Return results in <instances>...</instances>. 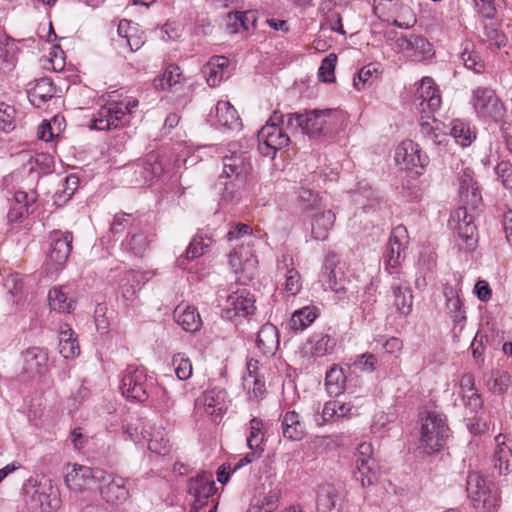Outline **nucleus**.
Listing matches in <instances>:
<instances>
[{
    "mask_svg": "<svg viewBox=\"0 0 512 512\" xmlns=\"http://www.w3.org/2000/svg\"><path fill=\"white\" fill-rule=\"evenodd\" d=\"M460 58L468 69H471L476 73L483 71L484 63L482 62L477 52L470 50L468 47H465L460 55Z\"/></svg>",
    "mask_w": 512,
    "mask_h": 512,
    "instance_id": "4d7b16f0",
    "label": "nucleus"
},
{
    "mask_svg": "<svg viewBox=\"0 0 512 512\" xmlns=\"http://www.w3.org/2000/svg\"><path fill=\"white\" fill-rule=\"evenodd\" d=\"M182 72L176 65H169L166 67L162 76L154 79V87L158 90H173L177 85L181 84L183 80Z\"/></svg>",
    "mask_w": 512,
    "mask_h": 512,
    "instance_id": "58836bf2",
    "label": "nucleus"
},
{
    "mask_svg": "<svg viewBox=\"0 0 512 512\" xmlns=\"http://www.w3.org/2000/svg\"><path fill=\"white\" fill-rule=\"evenodd\" d=\"M510 375L505 371H497L491 374V377L487 381L488 388L497 394L504 393L510 385Z\"/></svg>",
    "mask_w": 512,
    "mask_h": 512,
    "instance_id": "864d4df0",
    "label": "nucleus"
},
{
    "mask_svg": "<svg viewBox=\"0 0 512 512\" xmlns=\"http://www.w3.org/2000/svg\"><path fill=\"white\" fill-rule=\"evenodd\" d=\"M443 293L446 298L447 313L452 321L456 324L464 321L466 319L465 311L458 292L452 286L446 284Z\"/></svg>",
    "mask_w": 512,
    "mask_h": 512,
    "instance_id": "7c9ffc66",
    "label": "nucleus"
},
{
    "mask_svg": "<svg viewBox=\"0 0 512 512\" xmlns=\"http://www.w3.org/2000/svg\"><path fill=\"white\" fill-rule=\"evenodd\" d=\"M80 348L74 332L67 325L61 327L59 333V352L64 358H73L79 354Z\"/></svg>",
    "mask_w": 512,
    "mask_h": 512,
    "instance_id": "4c0bfd02",
    "label": "nucleus"
},
{
    "mask_svg": "<svg viewBox=\"0 0 512 512\" xmlns=\"http://www.w3.org/2000/svg\"><path fill=\"white\" fill-rule=\"evenodd\" d=\"M281 498V491L278 488L270 489L261 500V504L254 506L249 512H273L277 509Z\"/></svg>",
    "mask_w": 512,
    "mask_h": 512,
    "instance_id": "3c124183",
    "label": "nucleus"
},
{
    "mask_svg": "<svg viewBox=\"0 0 512 512\" xmlns=\"http://www.w3.org/2000/svg\"><path fill=\"white\" fill-rule=\"evenodd\" d=\"M335 220L336 215L331 209H323L313 213L310 218L311 237L317 241L326 240Z\"/></svg>",
    "mask_w": 512,
    "mask_h": 512,
    "instance_id": "f3484780",
    "label": "nucleus"
},
{
    "mask_svg": "<svg viewBox=\"0 0 512 512\" xmlns=\"http://www.w3.org/2000/svg\"><path fill=\"white\" fill-rule=\"evenodd\" d=\"M467 493L478 512H495L500 507V496L494 487L487 485L478 473H470L467 478Z\"/></svg>",
    "mask_w": 512,
    "mask_h": 512,
    "instance_id": "20e7f679",
    "label": "nucleus"
},
{
    "mask_svg": "<svg viewBox=\"0 0 512 512\" xmlns=\"http://www.w3.org/2000/svg\"><path fill=\"white\" fill-rule=\"evenodd\" d=\"M250 168L249 163L245 161L242 154L232 153L223 158V175L226 178L239 177L246 175Z\"/></svg>",
    "mask_w": 512,
    "mask_h": 512,
    "instance_id": "473e14b6",
    "label": "nucleus"
},
{
    "mask_svg": "<svg viewBox=\"0 0 512 512\" xmlns=\"http://www.w3.org/2000/svg\"><path fill=\"white\" fill-rule=\"evenodd\" d=\"M55 93V88L48 78H41L30 88L28 97L35 106H41L47 100L51 99Z\"/></svg>",
    "mask_w": 512,
    "mask_h": 512,
    "instance_id": "f704fd0d",
    "label": "nucleus"
},
{
    "mask_svg": "<svg viewBox=\"0 0 512 512\" xmlns=\"http://www.w3.org/2000/svg\"><path fill=\"white\" fill-rule=\"evenodd\" d=\"M379 64L369 63L363 66L353 79V85L357 90L370 87L379 78Z\"/></svg>",
    "mask_w": 512,
    "mask_h": 512,
    "instance_id": "37998d69",
    "label": "nucleus"
},
{
    "mask_svg": "<svg viewBox=\"0 0 512 512\" xmlns=\"http://www.w3.org/2000/svg\"><path fill=\"white\" fill-rule=\"evenodd\" d=\"M354 477L361 483L362 487H368L377 481L378 466L373 457L371 443L363 442L358 445L355 453Z\"/></svg>",
    "mask_w": 512,
    "mask_h": 512,
    "instance_id": "0eeeda50",
    "label": "nucleus"
},
{
    "mask_svg": "<svg viewBox=\"0 0 512 512\" xmlns=\"http://www.w3.org/2000/svg\"><path fill=\"white\" fill-rule=\"evenodd\" d=\"M63 473L65 485L74 493L88 491L94 481L102 483L109 478L102 469H93L78 463H67L63 467Z\"/></svg>",
    "mask_w": 512,
    "mask_h": 512,
    "instance_id": "39448f33",
    "label": "nucleus"
},
{
    "mask_svg": "<svg viewBox=\"0 0 512 512\" xmlns=\"http://www.w3.org/2000/svg\"><path fill=\"white\" fill-rule=\"evenodd\" d=\"M149 246L148 236L141 232L135 233L130 239V250H133L135 255L142 256Z\"/></svg>",
    "mask_w": 512,
    "mask_h": 512,
    "instance_id": "680f3d73",
    "label": "nucleus"
},
{
    "mask_svg": "<svg viewBox=\"0 0 512 512\" xmlns=\"http://www.w3.org/2000/svg\"><path fill=\"white\" fill-rule=\"evenodd\" d=\"M296 203L303 212L320 211L324 208L322 196L306 187H301L298 190Z\"/></svg>",
    "mask_w": 512,
    "mask_h": 512,
    "instance_id": "72a5a7b5",
    "label": "nucleus"
},
{
    "mask_svg": "<svg viewBox=\"0 0 512 512\" xmlns=\"http://www.w3.org/2000/svg\"><path fill=\"white\" fill-rule=\"evenodd\" d=\"M377 365V358L372 353H364L357 358L354 366L364 372H374Z\"/></svg>",
    "mask_w": 512,
    "mask_h": 512,
    "instance_id": "0e129e2a",
    "label": "nucleus"
},
{
    "mask_svg": "<svg viewBox=\"0 0 512 512\" xmlns=\"http://www.w3.org/2000/svg\"><path fill=\"white\" fill-rule=\"evenodd\" d=\"M484 30L487 40L491 45H494L496 49H501L507 45L508 38L494 25H485Z\"/></svg>",
    "mask_w": 512,
    "mask_h": 512,
    "instance_id": "13d9d810",
    "label": "nucleus"
},
{
    "mask_svg": "<svg viewBox=\"0 0 512 512\" xmlns=\"http://www.w3.org/2000/svg\"><path fill=\"white\" fill-rule=\"evenodd\" d=\"M385 353L398 358L403 349V342L399 338L390 337L383 343Z\"/></svg>",
    "mask_w": 512,
    "mask_h": 512,
    "instance_id": "774afa93",
    "label": "nucleus"
},
{
    "mask_svg": "<svg viewBox=\"0 0 512 512\" xmlns=\"http://www.w3.org/2000/svg\"><path fill=\"white\" fill-rule=\"evenodd\" d=\"M284 115L280 111H274L258 133V149L266 157L274 158L276 152L290 142V137L284 131Z\"/></svg>",
    "mask_w": 512,
    "mask_h": 512,
    "instance_id": "f03ea898",
    "label": "nucleus"
},
{
    "mask_svg": "<svg viewBox=\"0 0 512 512\" xmlns=\"http://www.w3.org/2000/svg\"><path fill=\"white\" fill-rule=\"evenodd\" d=\"M418 94L421 99L420 105L422 106L423 112H425L427 108L431 113H433L440 108L441 95L432 78L424 77L421 80Z\"/></svg>",
    "mask_w": 512,
    "mask_h": 512,
    "instance_id": "393cba45",
    "label": "nucleus"
},
{
    "mask_svg": "<svg viewBox=\"0 0 512 512\" xmlns=\"http://www.w3.org/2000/svg\"><path fill=\"white\" fill-rule=\"evenodd\" d=\"M49 239L45 265L49 272H56L66 264L72 251L74 237L72 232L57 230L50 233Z\"/></svg>",
    "mask_w": 512,
    "mask_h": 512,
    "instance_id": "423d86ee",
    "label": "nucleus"
},
{
    "mask_svg": "<svg viewBox=\"0 0 512 512\" xmlns=\"http://www.w3.org/2000/svg\"><path fill=\"white\" fill-rule=\"evenodd\" d=\"M218 122L229 129L240 126V118L236 109L228 101H218L216 105Z\"/></svg>",
    "mask_w": 512,
    "mask_h": 512,
    "instance_id": "a19ab883",
    "label": "nucleus"
},
{
    "mask_svg": "<svg viewBox=\"0 0 512 512\" xmlns=\"http://www.w3.org/2000/svg\"><path fill=\"white\" fill-rule=\"evenodd\" d=\"M254 296L247 290L242 289L233 292L227 298V305L224 309L225 317L233 319L235 317H246L255 311Z\"/></svg>",
    "mask_w": 512,
    "mask_h": 512,
    "instance_id": "ddd939ff",
    "label": "nucleus"
},
{
    "mask_svg": "<svg viewBox=\"0 0 512 512\" xmlns=\"http://www.w3.org/2000/svg\"><path fill=\"white\" fill-rule=\"evenodd\" d=\"M460 389L462 392H471V396L469 399V408L471 411L478 412L483 408V400L481 395L478 393L475 388V379L474 376L470 373L464 374L460 379Z\"/></svg>",
    "mask_w": 512,
    "mask_h": 512,
    "instance_id": "49530a36",
    "label": "nucleus"
},
{
    "mask_svg": "<svg viewBox=\"0 0 512 512\" xmlns=\"http://www.w3.org/2000/svg\"><path fill=\"white\" fill-rule=\"evenodd\" d=\"M408 244L407 230L399 225L393 229L389 238V247L386 254V268L397 269L405 258V249Z\"/></svg>",
    "mask_w": 512,
    "mask_h": 512,
    "instance_id": "f8f14e48",
    "label": "nucleus"
},
{
    "mask_svg": "<svg viewBox=\"0 0 512 512\" xmlns=\"http://www.w3.org/2000/svg\"><path fill=\"white\" fill-rule=\"evenodd\" d=\"M15 110L12 106L0 102V129L10 131L13 129Z\"/></svg>",
    "mask_w": 512,
    "mask_h": 512,
    "instance_id": "bf43d9fd",
    "label": "nucleus"
},
{
    "mask_svg": "<svg viewBox=\"0 0 512 512\" xmlns=\"http://www.w3.org/2000/svg\"><path fill=\"white\" fill-rule=\"evenodd\" d=\"M394 305L403 315H407L412 306V295L408 286L402 287L401 284L393 285Z\"/></svg>",
    "mask_w": 512,
    "mask_h": 512,
    "instance_id": "09e8293b",
    "label": "nucleus"
},
{
    "mask_svg": "<svg viewBox=\"0 0 512 512\" xmlns=\"http://www.w3.org/2000/svg\"><path fill=\"white\" fill-rule=\"evenodd\" d=\"M482 415L483 414L468 419L467 428L470 433L482 435L489 430V423Z\"/></svg>",
    "mask_w": 512,
    "mask_h": 512,
    "instance_id": "e2e57ef3",
    "label": "nucleus"
},
{
    "mask_svg": "<svg viewBox=\"0 0 512 512\" xmlns=\"http://www.w3.org/2000/svg\"><path fill=\"white\" fill-rule=\"evenodd\" d=\"M136 168L134 173L143 174L144 182L152 181L155 177L161 175L163 168L161 162L158 159L157 155L150 154L147 158L141 162L136 164Z\"/></svg>",
    "mask_w": 512,
    "mask_h": 512,
    "instance_id": "a18cd8bd",
    "label": "nucleus"
},
{
    "mask_svg": "<svg viewBox=\"0 0 512 512\" xmlns=\"http://www.w3.org/2000/svg\"><path fill=\"white\" fill-rule=\"evenodd\" d=\"M215 492L216 487L213 476L208 472H202L189 480L188 493L193 497L208 500Z\"/></svg>",
    "mask_w": 512,
    "mask_h": 512,
    "instance_id": "c85d7f7f",
    "label": "nucleus"
},
{
    "mask_svg": "<svg viewBox=\"0 0 512 512\" xmlns=\"http://www.w3.org/2000/svg\"><path fill=\"white\" fill-rule=\"evenodd\" d=\"M48 303L52 310L70 313L75 306V300L69 297L63 286L53 287L48 293Z\"/></svg>",
    "mask_w": 512,
    "mask_h": 512,
    "instance_id": "2f4dec72",
    "label": "nucleus"
},
{
    "mask_svg": "<svg viewBox=\"0 0 512 512\" xmlns=\"http://www.w3.org/2000/svg\"><path fill=\"white\" fill-rule=\"evenodd\" d=\"M225 26L226 30L235 34L241 31V26H243V20L240 18L239 11L229 12L225 17Z\"/></svg>",
    "mask_w": 512,
    "mask_h": 512,
    "instance_id": "338daca9",
    "label": "nucleus"
},
{
    "mask_svg": "<svg viewBox=\"0 0 512 512\" xmlns=\"http://www.w3.org/2000/svg\"><path fill=\"white\" fill-rule=\"evenodd\" d=\"M381 6L393 9L397 12L396 16H390L384 18V20L399 28L408 29L413 27L417 22L415 14L407 5L393 2L392 0H385L384 3H380L379 5L375 6V11L378 12L381 9Z\"/></svg>",
    "mask_w": 512,
    "mask_h": 512,
    "instance_id": "a211bd4d",
    "label": "nucleus"
},
{
    "mask_svg": "<svg viewBox=\"0 0 512 512\" xmlns=\"http://www.w3.org/2000/svg\"><path fill=\"white\" fill-rule=\"evenodd\" d=\"M280 340L276 326L264 324L258 331L256 346L264 356H273L279 348Z\"/></svg>",
    "mask_w": 512,
    "mask_h": 512,
    "instance_id": "b1692460",
    "label": "nucleus"
},
{
    "mask_svg": "<svg viewBox=\"0 0 512 512\" xmlns=\"http://www.w3.org/2000/svg\"><path fill=\"white\" fill-rule=\"evenodd\" d=\"M229 64L230 61L227 57L213 56L208 63L203 66L202 72L210 87L219 86L223 79L229 76L227 73Z\"/></svg>",
    "mask_w": 512,
    "mask_h": 512,
    "instance_id": "5701e85b",
    "label": "nucleus"
},
{
    "mask_svg": "<svg viewBox=\"0 0 512 512\" xmlns=\"http://www.w3.org/2000/svg\"><path fill=\"white\" fill-rule=\"evenodd\" d=\"M346 376L342 367L334 364L326 373L325 386L330 395H339L345 389Z\"/></svg>",
    "mask_w": 512,
    "mask_h": 512,
    "instance_id": "ea45409f",
    "label": "nucleus"
},
{
    "mask_svg": "<svg viewBox=\"0 0 512 512\" xmlns=\"http://www.w3.org/2000/svg\"><path fill=\"white\" fill-rule=\"evenodd\" d=\"M473 107L481 116L490 117L496 121L500 120L505 113L502 102L495 91L489 87H477L473 91Z\"/></svg>",
    "mask_w": 512,
    "mask_h": 512,
    "instance_id": "6e6552de",
    "label": "nucleus"
},
{
    "mask_svg": "<svg viewBox=\"0 0 512 512\" xmlns=\"http://www.w3.org/2000/svg\"><path fill=\"white\" fill-rule=\"evenodd\" d=\"M395 47L398 52L407 54L417 61L429 58L432 52V45L421 35H401L395 39Z\"/></svg>",
    "mask_w": 512,
    "mask_h": 512,
    "instance_id": "9b49d317",
    "label": "nucleus"
},
{
    "mask_svg": "<svg viewBox=\"0 0 512 512\" xmlns=\"http://www.w3.org/2000/svg\"><path fill=\"white\" fill-rule=\"evenodd\" d=\"M125 114V111L118 107L117 104L111 103L98 111L97 116L92 121V127L97 130L117 128Z\"/></svg>",
    "mask_w": 512,
    "mask_h": 512,
    "instance_id": "412c9836",
    "label": "nucleus"
},
{
    "mask_svg": "<svg viewBox=\"0 0 512 512\" xmlns=\"http://www.w3.org/2000/svg\"><path fill=\"white\" fill-rule=\"evenodd\" d=\"M172 365L179 380H187L192 376V363L184 354H175L172 358Z\"/></svg>",
    "mask_w": 512,
    "mask_h": 512,
    "instance_id": "603ef678",
    "label": "nucleus"
},
{
    "mask_svg": "<svg viewBox=\"0 0 512 512\" xmlns=\"http://www.w3.org/2000/svg\"><path fill=\"white\" fill-rule=\"evenodd\" d=\"M395 161L406 169L424 168L429 162L428 157L421 153L419 145L412 140H405L397 147Z\"/></svg>",
    "mask_w": 512,
    "mask_h": 512,
    "instance_id": "2eb2a0df",
    "label": "nucleus"
},
{
    "mask_svg": "<svg viewBox=\"0 0 512 512\" xmlns=\"http://www.w3.org/2000/svg\"><path fill=\"white\" fill-rule=\"evenodd\" d=\"M107 480L99 483V488L103 498L107 502L117 503L126 499V480L120 476H114L107 473Z\"/></svg>",
    "mask_w": 512,
    "mask_h": 512,
    "instance_id": "bb28decb",
    "label": "nucleus"
},
{
    "mask_svg": "<svg viewBox=\"0 0 512 512\" xmlns=\"http://www.w3.org/2000/svg\"><path fill=\"white\" fill-rule=\"evenodd\" d=\"M338 490L332 484H322L316 491L317 512H337Z\"/></svg>",
    "mask_w": 512,
    "mask_h": 512,
    "instance_id": "cd10ccee",
    "label": "nucleus"
},
{
    "mask_svg": "<svg viewBox=\"0 0 512 512\" xmlns=\"http://www.w3.org/2000/svg\"><path fill=\"white\" fill-rule=\"evenodd\" d=\"M23 369L32 378H42L49 371L48 352L40 347H32L23 354Z\"/></svg>",
    "mask_w": 512,
    "mask_h": 512,
    "instance_id": "4468645a",
    "label": "nucleus"
},
{
    "mask_svg": "<svg viewBox=\"0 0 512 512\" xmlns=\"http://www.w3.org/2000/svg\"><path fill=\"white\" fill-rule=\"evenodd\" d=\"M318 317V310L314 306H305L296 310L290 319L289 325L295 332L303 331Z\"/></svg>",
    "mask_w": 512,
    "mask_h": 512,
    "instance_id": "e433bc0d",
    "label": "nucleus"
},
{
    "mask_svg": "<svg viewBox=\"0 0 512 512\" xmlns=\"http://www.w3.org/2000/svg\"><path fill=\"white\" fill-rule=\"evenodd\" d=\"M450 134L462 147L469 146L476 137L469 125L459 119L452 121Z\"/></svg>",
    "mask_w": 512,
    "mask_h": 512,
    "instance_id": "de8ad7c7",
    "label": "nucleus"
},
{
    "mask_svg": "<svg viewBox=\"0 0 512 512\" xmlns=\"http://www.w3.org/2000/svg\"><path fill=\"white\" fill-rule=\"evenodd\" d=\"M449 436V427L446 418L436 412H428L421 419L420 447L427 454L439 452Z\"/></svg>",
    "mask_w": 512,
    "mask_h": 512,
    "instance_id": "7ed1b4c3",
    "label": "nucleus"
},
{
    "mask_svg": "<svg viewBox=\"0 0 512 512\" xmlns=\"http://www.w3.org/2000/svg\"><path fill=\"white\" fill-rule=\"evenodd\" d=\"M249 436L247 437V446L251 450L241 458L232 469V472L237 471L244 465L254 462L261 456L264 451L263 444L265 439L264 423L260 418L254 417L249 422Z\"/></svg>",
    "mask_w": 512,
    "mask_h": 512,
    "instance_id": "1a4fd4ad",
    "label": "nucleus"
},
{
    "mask_svg": "<svg viewBox=\"0 0 512 512\" xmlns=\"http://www.w3.org/2000/svg\"><path fill=\"white\" fill-rule=\"evenodd\" d=\"M228 262L232 270L235 273H239L246 270H253L256 260L254 259L253 253L251 251L246 253V257L243 260L240 251L235 249L229 253Z\"/></svg>",
    "mask_w": 512,
    "mask_h": 512,
    "instance_id": "8fccbe9b",
    "label": "nucleus"
},
{
    "mask_svg": "<svg viewBox=\"0 0 512 512\" xmlns=\"http://www.w3.org/2000/svg\"><path fill=\"white\" fill-rule=\"evenodd\" d=\"M278 271L285 277V291L292 296L298 294L302 288V282L300 273L294 267L292 256L288 254L282 256Z\"/></svg>",
    "mask_w": 512,
    "mask_h": 512,
    "instance_id": "a878e982",
    "label": "nucleus"
},
{
    "mask_svg": "<svg viewBox=\"0 0 512 512\" xmlns=\"http://www.w3.org/2000/svg\"><path fill=\"white\" fill-rule=\"evenodd\" d=\"M492 462L499 475H507L512 471V440L506 435L498 434L495 437Z\"/></svg>",
    "mask_w": 512,
    "mask_h": 512,
    "instance_id": "dca6fc26",
    "label": "nucleus"
},
{
    "mask_svg": "<svg viewBox=\"0 0 512 512\" xmlns=\"http://www.w3.org/2000/svg\"><path fill=\"white\" fill-rule=\"evenodd\" d=\"M225 399V390L215 387L205 391L199 401L203 404L205 412L216 422L227 408Z\"/></svg>",
    "mask_w": 512,
    "mask_h": 512,
    "instance_id": "6ab92c4d",
    "label": "nucleus"
},
{
    "mask_svg": "<svg viewBox=\"0 0 512 512\" xmlns=\"http://www.w3.org/2000/svg\"><path fill=\"white\" fill-rule=\"evenodd\" d=\"M300 129L310 137H318L328 132L334 124L332 110H312L302 114Z\"/></svg>",
    "mask_w": 512,
    "mask_h": 512,
    "instance_id": "9d476101",
    "label": "nucleus"
},
{
    "mask_svg": "<svg viewBox=\"0 0 512 512\" xmlns=\"http://www.w3.org/2000/svg\"><path fill=\"white\" fill-rule=\"evenodd\" d=\"M336 411L337 409L335 400L328 401L325 403L321 413L317 411L313 415V422L315 423V425L321 427L325 425L327 422L336 419Z\"/></svg>",
    "mask_w": 512,
    "mask_h": 512,
    "instance_id": "6e6d98bb",
    "label": "nucleus"
},
{
    "mask_svg": "<svg viewBox=\"0 0 512 512\" xmlns=\"http://www.w3.org/2000/svg\"><path fill=\"white\" fill-rule=\"evenodd\" d=\"M41 61L43 68L55 72L63 71L66 65L64 51L59 45L49 44L48 54L43 55Z\"/></svg>",
    "mask_w": 512,
    "mask_h": 512,
    "instance_id": "c03bdc74",
    "label": "nucleus"
},
{
    "mask_svg": "<svg viewBox=\"0 0 512 512\" xmlns=\"http://www.w3.org/2000/svg\"><path fill=\"white\" fill-rule=\"evenodd\" d=\"M337 346V339L328 333H315L306 343V352L314 357L321 358L331 355Z\"/></svg>",
    "mask_w": 512,
    "mask_h": 512,
    "instance_id": "aec40b11",
    "label": "nucleus"
},
{
    "mask_svg": "<svg viewBox=\"0 0 512 512\" xmlns=\"http://www.w3.org/2000/svg\"><path fill=\"white\" fill-rule=\"evenodd\" d=\"M337 63V56L333 53L329 54L321 62L318 70V76L323 82L331 83L335 80V66Z\"/></svg>",
    "mask_w": 512,
    "mask_h": 512,
    "instance_id": "5fc2aeb1",
    "label": "nucleus"
},
{
    "mask_svg": "<svg viewBox=\"0 0 512 512\" xmlns=\"http://www.w3.org/2000/svg\"><path fill=\"white\" fill-rule=\"evenodd\" d=\"M175 321L187 332L195 333L200 330L202 320L197 309L193 306L179 305L174 310Z\"/></svg>",
    "mask_w": 512,
    "mask_h": 512,
    "instance_id": "c756f323",
    "label": "nucleus"
},
{
    "mask_svg": "<svg viewBox=\"0 0 512 512\" xmlns=\"http://www.w3.org/2000/svg\"><path fill=\"white\" fill-rule=\"evenodd\" d=\"M210 246V242H205L202 237L196 236L190 242L185 255L177 259V266L183 270L188 269V263L204 254L205 249Z\"/></svg>",
    "mask_w": 512,
    "mask_h": 512,
    "instance_id": "79ce46f5",
    "label": "nucleus"
},
{
    "mask_svg": "<svg viewBox=\"0 0 512 512\" xmlns=\"http://www.w3.org/2000/svg\"><path fill=\"white\" fill-rule=\"evenodd\" d=\"M283 436L292 441L301 440L305 434L304 425L298 413L288 411L282 420Z\"/></svg>",
    "mask_w": 512,
    "mask_h": 512,
    "instance_id": "c9c22d12",
    "label": "nucleus"
},
{
    "mask_svg": "<svg viewBox=\"0 0 512 512\" xmlns=\"http://www.w3.org/2000/svg\"><path fill=\"white\" fill-rule=\"evenodd\" d=\"M496 173L503 186L512 191V164L509 161H501L496 166Z\"/></svg>",
    "mask_w": 512,
    "mask_h": 512,
    "instance_id": "052dcab7",
    "label": "nucleus"
},
{
    "mask_svg": "<svg viewBox=\"0 0 512 512\" xmlns=\"http://www.w3.org/2000/svg\"><path fill=\"white\" fill-rule=\"evenodd\" d=\"M140 433L142 438L148 442V449L152 453L165 456L170 452V442L165 438V435L161 430H156L148 422H143Z\"/></svg>",
    "mask_w": 512,
    "mask_h": 512,
    "instance_id": "4be33fe9",
    "label": "nucleus"
},
{
    "mask_svg": "<svg viewBox=\"0 0 512 512\" xmlns=\"http://www.w3.org/2000/svg\"><path fill=\"white\" fill-rule=\"evenodd\" d=\"M473 175L469 168L460 174L459 198L463 206L457 208L449 219V226L456 237L457 245L465 251H474L478 243L477 227L473 215L468 211L477 208L482 202L481 192Z\"/></svg>",
    "mask_w": 512,
    "mask_h": 512,
    "instance_id": "f257e3e1",
    "label": "nucleus"
},
{
    "mask_svg": "<svg viewBox=\"0 0 512 512\" xmlns=\"http://www.w3.org/2000/svg\"><path fill=\"white\" fill-rule=\"evenodd\" d=\"M487 341V336L482 332H477L471 344L472 356L477 363H483L484 342Z\"/></svg>",
    "mask_w": 512,
    "mask_h": 512,
    "instance_id": "69168bd1",
    "label": "nucleus"
}]
</instances>
